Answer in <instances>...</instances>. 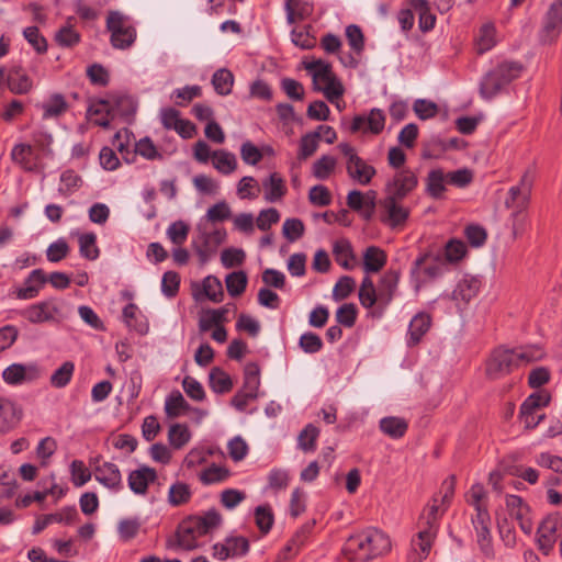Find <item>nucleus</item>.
<instances>
[{"mask_svg": "<svg viewBox=\"0 0 562 562\" xmlns=\"http://www.w3.org/2000/svg\"><path fill=\"white\" fill-rule=\"evenodd\" d=\"M333 254L338 265L349 270L352 268L349 260L355 259L352 246L348 239H340L335 241L333 246Z\"/></svg>", "mask_w": 562, "mask_h": 562, "instance_id": "47", "label": "nucleus"}, {"mask_svg": "<svg viewBox=\"0 0 562 562\" xmlns=\"http://www.w3.org/2000/svg\"><path fill=\"white\" fill-rule=\"evenodd\" d=\"M304 68L312 72L313 86H316L318 80L329 79L334 75L331 65L323 59L305 63Z\"/></svg>", "mask_w": 562, "mask_h": 562, "instance_id": "55", "label": "nucleus"}, {"mask_svg": "<svg viewBox=\"0 0 562 562\" xmlns=\"http://www.w3.org/2000/svg\"><path fill=\"white\" fill-rule=\"evenodd\" d=\"M23 37L38 54L43 55L47 53L48 43L46 37L40 32V29L35 25L27 26L23 30Z\"/></svg>", "mask_w": 562, "mask_h": 562, "instance_id": "50", "label": "nucleus"}, {"mask_svg": "<svg viewBox=\"0 0 562 562\" xmlns=\"http://www.w3.org/2000/svg\"><path fill=\"white\" fill-rule=\"evenodd\" d=\"M336 159L329 155H323L313 164V176L319 180L329 178L336 167Z\"/></svg>", "mask_w": 562, "mask_h": 562, "instance_id": "59", "label": "nucleus"}, {"mask_svg": "<svg viewBox=\"0 0 562 562\" xmlns=\"http://www.w3.org/2000/svg\"><path fill=\"white\" fill-rule=\"evenodd\" d=\"M319 429L312 423L307 424L297 436V448L303 452H314L317 448Z\"/></svg>", "mask_w": 562, "mask_h": 562, "instance_id": "36", "label": "nucleus"}, {"mask_svg": "<svg viewBox=\"0 0 562 562\" xmlns=\"http://www.w3.org/2000/svg\"><path fill=\"white\" fill-rule=\"evenodd\" d=\"M323 81L326 83L325 87H321L317 83L316 86H313V89L317 92H323L325 98L331 103L342 97L345 88L335 75Z\"/></svg>", "mask_w": 562, "mask_h": 562, "instance_id": "49", "label": "nucleus"}, {"mask_svg": "<svg viewBox=\"0 0 562 562\" xmlns=\"http://www.w3.org/2000/svg\"><path fill=\"white\" fill-rule=\"evenodd\" d=\"M189 232L190 226L186 222L179 220L169 225L166 234L172 244L180 246L187 240Z\"/></svg>", "mask_w": 562, "mask_h": 562, "instance_id": "64", "label": "nucleus"}, {"mask_svg": "<svg viewBox=\"0 0 562 562\" xmlns=\"http://www.w3.org/2000/svg\"><path fill=\"white\" fill-rule=\"evenodd\" d=\"M562 30V1L558 0L549 7L539 32V41L550 44L558 38Z\"/></svg>", "mask_w": 562, "mask_h": 562, "instance_id": "14", "label": "nucleus"}, {"mask_svg": "<svg viewBox=\"0 0 562 562\" xmlns=\"http://www.w3.org/2000/svg\"><path fill=\"white\" fill-rule=\"evenodd\" d=\"M525 66L521 61L504 59L492 65L479 81V94L485 101H492L506 91L508 86L521 77Z\"/></svg>", "mask_w": 562, "mask_h": 562, "instance_id": "3", "label": "nucleus"}, {"mask_svg": "<svg viewBox=\"0 0 562 562\" xmlns=\"http://www.w3.org/2000/svg\"><path fill=\"white\" fill-rule=\"evenodd\" d=\"M413 111L419 120L426 121L435 117L438 114L439 106L431 100L416 99L413 103Z\"/></svg>", "mask_w": 562, "mask_h": 562, "instance_id": "57", "label": "nucleus"}, {"mask_svg": "<svg viewBox=\"0 0 562 562\" xmlns=\"http://www.w3.org/2000/svg\"><path fill=\"white\" fill-rule=\"evenodd\" d=\"M380 429L389 437L400 439L406 434L408 425L404 418L389 416L380 420Z\"/></svg>", "mask_w": 562, "mask_h": 562, "instance_id": "34", "label": "nucleus"}, {"mask_svg": "<svg viewBox=\"0 0 562 562\" xmlns=\"http://www.w3.org/2000/svg\"><path fill=\"white\" fill-rule=\"evenodd\" d=\"M400 281V271L389 270L379 281L376 294L379 297V305L373 308L371 315L375 318H381L387 306L393 301Z\"/></svg>", "mask_w": 562, "mask_h": 562, "instance_id": "8", "label": "nucleus"}, {"mask_svg": "<svg viewBox=\"0 0 562 562\" xmlns=\"http://www.w3.org/2000/svg\"><path fill=\"white\" fill-rule=\"evenodd\" d=\"M401 201L391 196H385L381 201L383 213L380 221L392 229L404 226L411 215V210L403 206Z\"/></svg>", "mask_w": 562, "mask_h": 562, "instance_id": "13", "label": "nucleus"}, {"mask_svg": "<svg viewBox=\"0 0 562 562\" xmlns=\"http://www.w3.org/2000/svg\"><path fill=\"white\" fill-rule=\"evenodd\" d=\"M432 321L428 313L419 312L409 322L406 345L408 348L416 347L429 331Z\"/></svg>", "mask_w": 562, "mask_h": 562, "instance_id": "20", "label": "nucleus"}, {"mask_svg": "<svg viewBox=\"0 0 562 562\" xmlns=\"http://www.w3.org/2000/svg\"><path fill=\"white\" fill-rule=\"evenodd\" d=\"M75 372V363L72 361H65L58 369L50 375L49 382L53 387H66Z\"/></svg>", "mask_w": 562, "mask_h": 562, "instance_id": "48", "label": "nucleus"}, {"mask_svg": "<svg viewBox=\"0 0 562 562\" xmlns=\"http://www.w3.org/2000/svg\"><path fill=\"white\" fill-rule=\"evenodd\" d=\"M22 412L14 402L0 397V434L7 432L14 428L21 419Z\"/></svg>", "mask_w": 562, "mask_h": 562, "instance_id": "29", "label": "nucleus"}, {"mask_svg": "<svg viewBox=\"0 0 562 562\" xmlns=\"http://www.w3.org/2000/svg\"><path fill=\"white\" fill-rule=\"evenodd\" d=\"M551 402V395L548 391H538L531 393L525 398L519 408V419L521 422L536 415L537 409L549 406Z\"/></svg>", "mask_w": 562, "mask_h": 562, "instance_id": "27", "label": "nucleus"}, {"mask_svg": "<svg viewBox=\"0 0 562 562\" xmlns=\"http://www.w3.org/2000/svg\"><path fill=\"white\" fill-rule=\"evenodd\" d=\"M518 368L513 348L499 346L491 352L485 364L487 379L496 381L510 374Z\"/></svg>", "mask_w": 562, "mask_h": 562, "instance_id": "5", "label": "nucleus"}, {"mask_svg": "<svg viewBox=\"0 0 562 562\" xmlns=\"http://www.w3.org/2000/svg\"><path fill=\"white\" fill-rule=\"evenodd\" d=\"M255 524L262 535H267L274 524V514L270 504H262L255 508Z\"/></svg>", "mask_w": 562, "mask_h": 562, "instance_id": "42", "label": "nucleus"}, {"mask_svg": "<svg viewBox=\"0 0 562 562\" xmlns=\"http://www.w3.org/2000/svg\"><path fill=\"white\" fill-rule=\"evenodd\" d=\"M180 409L191 411L192 407L184 400V397L180 393V391L176 390V391H172L167 396L166 402H165V412H166L167 416H169V417H177V416H179Z\"/></svg>", "mask_w": 562, "mask_h": 562, "instance_id": "51", "label": "nucleus"}, {"mask_svg": "<svg viewBox=\"0 0 562 562\" xmlns=\"http://www.w3.org/2000/svg\"><path fill=\"white\" fill-rule=\"evenodd\" d=\"M446 184H448V178L443 169H430L425 179V193L434 200H441L447 191Z\"/></svg>", "mask_w": 562, "mask_h": 562, "instance_id": "26", "label": "nucleus"}, {"mask_svg": "<svg viewBox=\"0 0 562 562\" xmlns=\"http://www.w3.org/2000/svg\"><path fill=\"white\" fill-rule=\"evenodd\" d=\"M54 40L60 47L72 48L79 44L81 36L72 26L64 25L55 33Z\"/></svg>", "mask_w": 562, "mask_h": 562, "instance_id": "52", "label": "nucleus"}, {"mask_svg": "<svg viewBox=\"0 0 562 562\" xmlns=\"http://www.w3.org/2000/svg\"><path fill=\"white\" fill-rule=\"evenodd\" d=\"M357 317L358 308L353 303H345L336 311V322L347 328L355 326Z\"/></svg>", "mask_w": 562, "mask_h": 562, "instance_id": "61", "label": "nucleus"}, {"mask_svg": "<svg viewBox=\"0 0 562 562\" xmlns=\"http://www.w3.org/2000/svg\"><path fill=\"white\" fill-rule=\"evenodd\" d=\"M448 271V265L442 259L440 252L426 251L419 254L411 268L412 277L420 278L422 282H427L442 277Z\"/></svg>", "mask_w": 562, "mask_h": 562, "instance_id": "6", "label": "nucleus"}, {"mask_svg": "<svg viewBox=\"0 0 562 562\" xmlns=\"http://www.w3.org/2000/svg\"><path fill=\"white\" fill-rule=\"evenodd\" d=\"M157 480V472L154 468L142 465L130 472L127 484L131 491L138 495H145L150 483Z\"/></svg>", "mask_w": 562, "mask_h": 562, "instance_id": "21", "label": "nucleus"}, {"mask_svg": "<svg viewBox=\"0 0 562 562\" xmlns=\"http://www.w3.org/2000/svg\"><path fill=\"white\" fill-rule=\"evenodd\" d=\"M321 134L318 131L308 132L300 139L299 158L304 160L311 157L318 148Z\"/></svg>", "mask_w": 562, "mask_h": 562, "instance_id": "56", "label": "nucleus"}, {"mask_svg": "<svg viewBox=\"0 0 562 562\" xmlns=\"http://www.w3.org/2000/svg\"><path fill=\"white\" fill-rule=\"evenodd\" d=\"M192 491L189 484L177 481L169 487L168 502L171 506L178 507L190 502Z\"/></svg>", "mask_w": 562, "mask_h": 562, "instance_id": "41", "label": "nucleus"}, {"mask_svg": "<svg viewBox=\"0 0 562 562\" xmlns=\"http://www.w3.org/2000/svg\"><path fill=\"white\" fill-rule=\"evenodd\" d=\"M312 26L305 25L303 29H293L291 31L292 43L302 49H312L316 45V37L310 31Z\"/></svg>", "mask_w": 562, "mask_h": 562, "instance_id": "58", "label": "nucleus"}, {"mask_svg": "<svg viewBox=\"0 0 562 562\" xmlns=\"http://www.w3.org/2000/svg\"><path fill=\"white\" fill-rule=\"evenodd\" d=\"M533 184L532 176L526 171L516 186L509 188L505 206L507 209L517 210L527 209L530 203L531 189Z\"/></svg>", "mask_w": 562, "mask_h": 562, "instance_id": "15", "label": "nucleus"}, {"mask_svg": "<svg viewBox=\"0 0 562 562\" xmlns=\"http://www.w3.org/2000/svg\"><path fill=\"white\" fill-rule=\"evenodd\" d=\"M47 282V277L42 269H34L24 280V285L14 290V294L19 300L35 299L40 290Z\"/></svg>", "mask_w": 562, "mask_h": 562, "instance_id": "22", "label": "nucleus"}, {"mask_svg": "<svg viewBox=\"0 0 562 562\" xmlns=\"http://www.w3.org/2000/svg\"><path fill=\"white\" fill-rule=\"evenodd\" d=\"M347 41L351 49L360 55L364 50V34L361 27L357 24H350L345 31Z\"/></svg>", "mask_w": 562, "mask_h": 562, "instance_id": "63", "label": "nucleus"}, {"mask_svg": "<svg viewBox=\"0 0 562 562\" xmlns=\"http://www.w3.org/2000/svg\"><path fill=\"white\" fill-rule=\"evenodd\" d=\"M231 476L229 469L212 463L209 468L204 469L199 479L204 485H212L225 482Z\"/></svg>", "mask_w": 562, "mask_h": 562, "instance_id": "45", "label": "nucleus"}, {"mask_svg": "<svg viewBox=\"0 0 562 562\" xmlns=\"http://www.w3.org/2000/svg\"><path fill=\"white\" fill-rule=\"evenodd\" d=\"M226 290L232 297L241 295L248 284V277L244 270L233 271L225 278Z\"/></svg>", "mask_w": 562, "mask_h": 562, "instance_id": "43", "label": "nucleus"}, {"mask_svg": "<svg viewBox=\"0 0 562 562\" xmlns=\"http://www.w3.org/2000/svg\"><path fill=\"white\" fill-rule=\"evenodd\" d=\"M495 26L491 23L483 24L480 27L479 35L475 38V49L479 55L491 50L495 45Z\"/></svg>", "mask_w": 562, "mask_h": 562, "instance_id": "37", "label": "nucleus"}, {"mask_svg": "<svg viewBox=\"0 0 562 562\" xmlns=\"http://www.w3.org/2000/svg\"><path fill=\"white\" fill-rule=\"evenodd\" d=\"M212 85L220 95H228L234 86V75L227 68L217 69L212 76Z\"/></svg>", "mask_w": 562, "mask_h": 562, "instance_id": "38", "label": "nucleus"}, {"mask_svg": "<svg viewBox=\"0 0 562 562\" xmlns=\"http://www.w3.org/2000/svg\"><path fill=\"white\" fill-rule=\"evenodd\" d=\"M5 80L8 89L14 94H26L33 89V80L21 65L11 66Z\"/></svg>", "mask_w": 562, "mask_h": 562, "instance_id": "24", "label": "nucleus"}, {"mask_svg": "<svg viewBox=\"0 0 562 562\" xmlns=\"http://www.w3.org/2000/svg\"><path fill=\"white\" fill-rule=\"evenodd\" d=\"M106 30L111 33L110 43L116 49H127L136 41V29L130 18L119 11L109 12Z\"/></svg>", "mask_w": 562, "mask_h": 562, "instance_id": "4", "label": "nucleus"}, {"mask_svg": "<svg viewBox=\"0 0 562 562\" xmlns=\"http://www.w3.org/2000/svg\"><path fill=\"white\" fill-rule=\"evenodd\" d=\"M437 531L423 527L417 538L412 540V552L408 554V562H423L430 553L432 541Z\"/></svg>", "mask_w": 562, "mask_h": 562, "instance_id": "19", "label": "nucleus"}, {"mask_svg": "<svg viewBox=\"0 0 562 562\" xmlns=\"http://www.w3.org/2000/svg\"><path fill=\"white\" fill-rule=\"evenodd\" d=\"M180 274L176 271L169 270L162 274L161 279V292L168 297H176L180 289Z\"/></svg>", "mask_w": 562, "mask_h": 562, "instance_id": "60", "label": "nucleus"}, {"mask_svg": "<svg viewBox=\"0 0 562 562\" xmlns=\"http://www.w3.org/2000/svg\"><path fill=\"white\" fill-rule=\"evenodd\" d=\"M260 367L257 362H248L244 368L243 391L259 395Z\"/></svg>", "mask_w": 562, "mask_h": 562, "instance_id": "39", "label": "nucleus"}, {"mask_svg": "<svg viewBox=\"0 0 562 562\" xmlns=\"http://www.w3.org/2000/svg\"><path fill=\"white\" fill-rule=\"evenodd\" d=\"M209 385L216 394H225L232 391L233 380L222 368L214 367L209 373Z\"/></svg>", "mask_w": 562, "mask_h": 562, "instance_id": "32", "label": "nucleus"}, {"mask_svg": "<svg viewBox=\"0 0 562 562\" xmlns=\"http://www.w3.org/2000/svg\"><path fill=\"white\" fill-rule=\"evenodd\" d=\"M94 479L104 487L120 491L123 487L122 475L119 467L112 462H104L93 469Z\"/></svg>", "mask_w": 562, "mask_h": 562, "instance_id": "23", "label": "nucleus"}, {"mask_svg": "<svg viewBox=\"0 0 562 562\" xmlns=\"http://www.w3.org/2000/svg\"><path fill=\"white\" fill-rule=\"evenodd\" d=\"M99 105L105 106L106 115L111 119L122 117L125 122L131 123L137 110V102L127 94L112 95L109 99H98Z\"/></svg>", "mask_w": 562, "mask_h": 562, "instance_id": "11", "label": "nucleus"}, {"mask_svg": "<svg viewBox=\"0 0 562 562\" xmlns=\"http://www.w3.org/2000/svg\"><path fill=\"white\" fill-rule=\"evenodd\" d=\"M69 105L61 93H53L49 99L43 103V119L58 117L67 112Z\"/></svg>", "mask_w": 562, "mask_h": 562, "instance_id": "35", "label": "nucleus"}, {"mask_svg": "<svg viewBox=\"0 0 562 562\" xmlns=\"http://www.w3.org/2000/svg\"><path fill=\"white\" fill-rule=\"evenodd\" d=\"M518 367L542 360L546 357L541 345H526L513 348Z\"/></svg>", "mask_w": 562, "mask_h": 562, "instance_id": "33", "label": "nucleus"}, {"mask_svg": "<svg viewBox=\"0 0 562 562\" xmlns=\"http://www.w3.org/2000/svg\"><path fill=\"white\" fill-rule=\"evenodd\" d=\"M122 318L125 325L135 330L137 334L144 336L149 330L147 318L139 312V308L134 303H128L122 311Z\"/></svg>", "mask_w": 562, "mask_h": 562, "instance_id": "28", "label": "nucleus"}, {"mask_svg": "<svg viewBox=\"0 0 562 562\" xmlns=\"http://www.w3.org/2000/svg\"><path fill=\"white\" fill-rule=\"evenodd\" d=\"M386 115L382 109L373 108L368 115L357 114L352 117L349 132L356 134L362 132L379 135L385 126Z\"/></svg>", "mask_w": 562, "mask_h": 562, "instance_id": "10", "label": "nucleus"}, {"mask_svg": "<svg viewBox=\"0 0 562 562\" xmlns=\"http://www.w3.org/2000/svg\"><path fill=\"white\" fill-rule=\"evenodd\" d=\"M265 189V200L268 202H277L286 194V187L283 178L278 172H272L262 181Z\"/></svg>", "mask_w": 562, "mask_h": 562, "instance_id": "31", "label": "nucleus"}, {"mask_svg": "<svg viewBox=\"0 0 562 562\" xmlns=\"http://www.w3.org/2000/svg\"><path fill=\"white\" fill-rule=\"evenodd\" d=\"M447 265L457 263L464 258L468 252L467 245L460 239H450L442 251H439Z\"/></svg>", "mask_w": 562, "mask_h": 562, "instance_id": "40", "label": "nucleus"}, {"mask_svg": "<svg viewBox=\"0 0 562 562\" xmlns=\"http://www.w3.org/2000/svg\"><path fill=\"white\" fill-rule=\"evenodd\" d=\"M339 149L348 158L347 172L349 177L362 186L369 184L376 173L375 168L359 157L351 145L341 143Z\"/></svg>", "mask_w": 562, "mask_h": 562, "instance_id": "7", "label": "nucleus"}, {"mask_svg": "<svg viewBox=\"0 0 562 562\" xmlns=\"http://www.w3.org/2000/svg\"><path fill=\"white\" fill-rule=\"evenodd\" d=\"M562 525V518L559 513H553L544 517L537 528V546L543 555H549L557 542V531Z\"/></svg>", "mask_w": 562, "mask_h": 562, "instance_id": "9", "label": "nucleus"}, {"mask_svg": "<svg viewBox=\"0 0 562 562\" xmlns=\"http://www.w3.org/2000/svg\"><path fill=\"white\" fill-rule=\"evenodd\" d=\"M61 187L58 192L64 196L71 195L82 184V179L72 169H67L60 175Z\"/></svg>", "mask_w": 562, "mask_h": 562, "instance_id": "53", "label": "nucleus"}, {"mask_svg": "<svg viewBox=\"0 0 562 562\" xmlns=\"http://www.w3.org/2000/svg\"><path fill=\"white\" fill-rule=\"evenodd\" d=\"M386 252L378 246H369L363 252V270L367 273H376L386 265Z\"/></svg>", "mask_w": 562, "mask_h": 562, "instance_id": "30", "label": "nucleus"}, {"mask_svg": "<svg viewBox=\"0 0 562 562\" xmlns=\"http://www.w3.org/2000/svg\"><path fill=\"white\" fill-rule=\"evenodd\" d=\"M192 294L195 301H201L202 296H205L214 303L222 302L224 297L222 283L215 276L205 277L201 288L195 283Z\"/></svg>", "mask_w": 562, "mask_h": 562, "instance_id": "25", "label": "nucleus"}, {"mask_svg": "<svg viewBox=\"0 0 562 562\" xmlns=\"http://www.w3.org/2000/svg\"><path fill=\"white\" fill-rule=\"evenodd\" d=\"M214 168L223 173L229 175L237 168L236 156L226 150H215L212 154Z\"/></svg>", "mask_w": 562, "mask_h": 562, "instance_id": "44", "label": "nucleus"}, {"mask_svg": "<svg viewBox=\"0 0 562 562\" xmlns=\"http://www.w3.org/2000/svg\"><path fill=\"white\" fill-rule=\"evenodd\" d=\"M79 252L82 258L97 260L100 256V249L97 246V235L94 233H83L78 238Z\"/></svg>", "mask_w": 562, "mask_h": 562, "instance_id": "46", "label": "nucleus"}, {"mask_svg": "<svg viewBox=\"0 0 562 562\" xmlns=\"http://www.w3.org/2000/svg\"><path fill=\"white\" fill-rule=\"evenodd\" d=\"M505 502L509 515L518 521L520 529L526 535H530L533 529V524L532 520L527 517L530 512L529 505L521 496L514 494H507Z\"/></svg>", "mask_w": 562, "mask_h": 562, "instance_id": "18", "label": "nucleus"}, {"mask_svg": "<svg viewBox=\"0 0 562 562\" xmlns=\"http://www.w3.org/2000/svg\"><path fill=\"white\" fill-rule=\"evenodd\" d=\"M299 347L305 353L313 355L319 352L323 349L324 342L319 335H317L316 333L305 331L300 336Z\"/></svg>", "mask_w": 562, "mask_h": 562, "instance_id": "62", "label": "nucleus"}, {"mask_svg": "<svg viewBox=\"0 0 562 562\" xmlns=\"http://www.w3.org/2000/svg\"><path fill=\"white\" fill-rule=\"evenodd\" d=\"M417 186L418 178L416 173L408 168L402 169L386 183V196L404 200Z\"/></svg>", "mask_w": 562, "mask_h": 562, "instance_id": "12", "label": "nucleus"}, {"mask_svg": "<svg viewBox=\"0 0 562 562\" xmlns=\"http://www.w3.org/2000/svg\"><path fill=\"white\" fill-rule=\"evenodd\" d=\"M191 439V434L187 425L175 424L168 431V440L172 448L181 449Z\"/></svg>", "mask_w": 562, "mask_h": 562, "instance_id": "54", "label": "nucleus"}, {"mask_svg": "<svg viewBox=\"0 0 562 562\" xmlns=\"http://www.w3.org/2000/svg\"><path fill=\"white\" fill-rule=\"evenodd\" d=\"M223 524V516L216 508L203 514L186 516L177 526L172 537L167 539V548L171 550L192 551L199 548L198 539L212 533Z\"/></svg>", "mask_w": 562, "mask_h": 562, "instance_id": "1", "label": "nucleus"}, {"mask_svg": "<svg viewBox=\"0 0 562 562\" xmlns=\"http://www.w3.org/2000/svg\"><path fill=\"white\" fill-rule=\"evenodd\" d=\"M391 550V540L387 535L376 528H367L349 536L341 554L350 562H369Z\"/></svg>", "mask_w": 562, "mask_h": 562, "instance_id": "2", "label": "nucleus"}, {"mask_svg": "<svg viewBox=\"0 0 562 562\" xmlns=\"http://www.w3.org/2000/svg\"><path fill=\"white\" fill-rule=\"evenodd\" d=\"M58 313L59 307L55 304L54 300L37 302L19 312L22 317L32 324L50 322Z\"/></svg>", "mask_w": 562, "mask_h": 562, "instance_id": "17", "label": "nucleus"}, {"mask_svg": "<svg viewBox=\"0 0 562 562\" xmlns=\"http://www.w3.org/2000/svg\"><path fill=\"white\" fill-rule=\"evenodd\" d=\"M481 285V278L465 274L457 283L454 290L450 294H441V297H447L452 301H456L457 305H459L460 303L467 305L472 299H474L479 294Z\"/></svg>", "mask_w": 562, "mask_h": 562, "instance_id": "16", "label": "nucleus"}]
</instances>
